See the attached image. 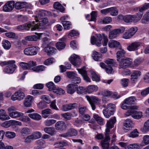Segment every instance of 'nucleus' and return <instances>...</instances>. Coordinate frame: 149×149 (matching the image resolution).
I'll list each match as a JSON object with an SVG mask.
<instances>
[{"instance_id":"1","label":"nucleus","mask_w":149,"mask_h":149,"mask_svg":"<svg viewBox=\"0 0 149 149\" xmlns=\"http://www.w3.org/2000/svg\"><path fill=\"white\" fill-rule=\"evenodd\" d=\"M116 120V117H113L107 121L105 134V137L104 140L101 142V144L103 149H108L109 146V142L111 136L112 138L111 140L112 143L116 141V135L115 133V130H113L111 132L110 130L113 127Z\"/></svg>"},{"instance_id":"2","label":"nucleus","mask_w":149,"mask_h":149,"mask_svg":"<svg viewBox=\"0 0 149 149\" xmlns=\"http://www.w3.org/2000/svg\"><path fill=\"white\" fill-rule=\"evenodd\" d=\"M149 8V3H145L142 6L137 8L139 10V13L135 15H127L123 16L121 15H119L118 18L120 20H123L126 22L129 23L134 21L137 22L142 17L143 15V11Z\"/></svg>"},{"instance_id":"3","label":"nucleus","mask_w":149,"mask_h":149,"mask_svg":"<svg viewBox=\"0 0 149 149\" xmlns=\"http://www.w3.org/2000/svg\"><path fill=\"white\" fill-rule=\"evenodd\" d=\"M138 108V107L137 106H132L130 108L125 112L124 115L126 117L132 116V117L135 119H140L143 116V113L141 111L135 110Z\"/></svg>"},{"instance_id":"4","label":"nucleus","mask_w":149,"mask_h":149,"mask_svg":"<svg viewBox=\"0 0 149 149\" xmlns=\"http://www.w3.org/2000/svg\"><path fill=\"white\" fill-rule=\"evenodd\" d=\"M102 39H103V42L102 44L103 46L107 45L108 40L107 37L104 34H103L102 36L100 34H98L96 38L94 36L91 37V42L92 44H95L97 46L100 47V46L101 40Z\"/></svg>"},{"instance_id":"5","label":"nucleus","mask_w":149,"mask_h":149,"mask_svg":"<svg viewBox=\"0 0 149 149\" xmlns=\"http://www.w3.org/2000/svg\"><path fill=\"white\" fill-rule=\"evenodd\" d=\"M15 61L14 60H10L7 61H5L1 63L0 65L2 66L6 65V66L4 69V72L5 73L12 74L13 73L17 68L16 65L14 64Z\"/></svg>"},{"instance_id":"6","label":"nucleus","mask_w":149,"mask_h":149,"mask_svg":"<svg viewBox=\"0 0 149 149\" xmlns=\"http://www.w3.org/2000/svg\"><path fill=\"white\" fill-rule=\"evenodd\" d=\"M35 21L32 22L33 27H31V31H33L37 29H44L46 27V25L48 22V20L47 18H43L38 20L36 19Z\"/></svg>"},{"instance_id":"7","label":"nucleus","mask_w":149,"mask_h":149,"mask_svg":"<svg viewBox=\"0 0 149 149\" xmlns=\"http://www.w3.org/2000/svg\"><path fill=\"white\" fill-rule=\"evenodd\" d=\"M115 110V106L112 103L108 104L106 109L103 111V113L104 116L106 118H109L113 114Z\"/></svg>"},{"instance_id":"8","label":"nucleus","mask_w":149,"mask_h":149,"mask_svg":"<svg viewBox=\"0 0 149 149\" xmlns=\"http://www.w3.org/2000/svg\"><path fill=\"white\" fill-rule=\"evenodd\" d=\"M39 50L40 48L38 47L32 46L25 48L24 52L25 55L32 56L36 55Z\"/></svg>"},{"instance_id":"9","label":"nucleus","mask_w":149,"mask_h":149,"mask_svg":"<svg viewBox=\"0 0 149 149\" xmlns=\"http://www.w3.org/2000/svg\"><path fill=\"white\" fill-rule=\"evenodd\" d=\"M87 100L90 104L92 109L94 110L95 109V104H97L100 101L98 98L93 96L89 97L86 95V96Z\"/></svg>"},{"instance_id":"10","label":"nucleus","mask_w":149,"mask_h":149,"mask_svg":"<svg viewBox=\"0 0 149 149\" xmlns=\"http://www.w3.org/2000/svg\"><path fill=\"white\" fill-rule=\"evenodd\" d=\"M25 97L24 93L20 90L16 91L11 96V99L13 101L17 100L21 101Z\"/></svg>"},{"instance_id":"11","label":"nucleus","mask_w":149,"mask_h":149,"mask_svg":"<svg viewBox=\"0 0 149 149\" xmlns=\"http://www.w3.org/2000/svg\"><path fill=\"white\" fill-rule=\"evenodd\" d=\"M78 132L77 130L71 128L69 129L66 133L61 134L59 136L61 137L67 138L68 137L76 136Z\"/></svg>"},{"instance_id":"12","label":"nucleus","mask_w":149,"mask_h":149,"mask_svg":"<svg viewBox=\"0 0 149 149\" xmlns=\"http://www.w3.org/2000/svg\"><path fill=\"white\" fill-rule=\"evenodd\" d=\"M132 63V60L129 58H121L119 63V66L122 68H126L130 66Z\"/></svg>"},{"instance_id":"13","label":"nucleus","mask_w":149,"mask_h":149,"mask_svg":"<svg viewBox=\"0 0 149 149\" xmlns=\"http://www.w3.org/2000/svg\"><path fill=\"white\" fill-rule=\"evenodd\" d=\"M15 6V2L11 1H8L3 6V10L4 12H9L13 10Z\"/></svg>"},{"instance_id":"14","label":"nucleus","mask_w":149,"mask_h":149,"mask_svg":"<svg viewBox=\"0 0 149 149\" xmlns=\"http://www.w3.org/2000/svg\"><path fill=\"white\" fill-rule=\"evenodd\" d=\"M133 121L130 119H126L123 124V128L124 130L129 131L131 130L134 127Z\"/></svg>"},{"instance_id":"15","label":"nucleus","mask_w":149,"mask_h":149,"mask_svg":"<svg viewBox=\"0 0 149 149\" xmlns=\"http://www.w3.org/2000/svg\"><path fill=\"white\" fill-rule=\"evenodd\" d=\"M141 43L138 42H134L129 45L127 47V49L130 51H134L137 50L141 46Z\"/></svg>"},{"instance_id":"16","label":"nucleus","mask_w":149,"mask_h":149,"mask_svg":"<svg viewBox=\"0 0 149 149\" xmlns=\"http://www.w3.org/2000/svg\"><path fill=\"white\" fill-rule=\"evenodd\" d=\"M69 60L71 63L75 66L79 65L80 62V59L79 56L75 54L72 55L69 58Z\"/></svg>"},{"instance_id":"17","label":"nucleus","mask_w":149,"mask_h":149,"mask_svg":"<svg viewBox=\"0 0 149 149\" xmlns=\"http://www.w3.org/2000/svg\"><path fill=\"white\" fill-rule=\"evenodd\" d=\"M77 70L79 73L81 74L84 80L87 82H91L90 79L88 77L87 72L85 70L84 67L81 69H77Z\"/></svg>"},{"instance_id":"18","label":"nucleus","mask_w":149,"mask_h":149,"mask_svg":"<svg viewBox=\"0 0 149 149\" xmlns=\"http://www.w3.org/2000/svg\"><path fill=\"white\" fill-rule=\"evenodd\" d=\"M56 129L60 130H65L67 127V125L65 123L62 121H58L55 125Z\"/></svg>"},{"instance_id":"19","label":"nucleus","mask_w":149,"mask_h":149,"mask_svg":"<svg viewBox=\"0 0 149 149\" xmlns=\"http://www.w3.org/2000/svg\"><path fill=\"white\" fill-rule=\"evenodd\" d=\"M34 100L33 97L30 95L27 96L24 101V104L26 107H30L32 101Z\"/></svg>"},{"instance_id":"20","label":"nucleus","mask_w":149,"mask_h":149,"mask_svg":"<svg viewBox=\"0 0 149 149\" xmlns=\"http://www.w3.org/2000/svg\"><path fill=\"white\" fill-rule=\"evenodd\" d=\"M61 116L67 120H70L71 117L76 116L77 114L76 112L72 111L71 113L67 112L61 114Z\"/></svg>"},{"instance_id":"21","label":"nucleus","mask_w":149,"mask_h":149,"mask_svg":"<svg viewBox=\"0 0 149 149\" xmlns=\"http://www.w3.org/2000/svg\"><path fill=\"white\" fill-rule=\"evenodd\" d=\"M78 86L77 84H68L67 87V92L68 93L72 94L75 91Z\"/></svg>"},{"instance_id":"22","label":"nucleus","mask_w":149,"mask_h":149,"mask_svg":"<svg viewBox=\"0 0 149 149\" xmlns=\"http://www.w3.org/2000/svg\"><path fill=\"white\" fill-rule=\"evenodd\" d=\"M98 90V87L94 85H89L86 88V93L88 94L91 93L94 91H96Z\"/></svg>"},{"instance_id":"23","label":"nucleus","mask_w":149,"mask_h":149,"mask_svg":"<svg viewBox=\"0 0 149 149\" xmlns=\"http://www.w3.org/2000/svg\"><path fill=\"white\" fill-rule=\"evenodd\" d=\"M42 33H38L37 36L32 35L26 36L25 39L29 41H36L39 39Z\"/></svg>"},{"instance_id":"24","label":"nucleus","mask_w":149,"mask_h":149,"mask_svg":"<svg viewBox=\"0 0 149 149\" xmlns=\"http://www.w3.org/2000/svg\"><path fill=\"white\" fill-rule=\"evenodd\" d=\"M32 22L31 24H25L22 25H20L17 26V29L20 30H29L31 27H33Z\"/></svg>"},{"instance_id":"25","label":"nucleus","mask_w":149,"mask_h":149,"mask_svg":"<svg viewBox=\"0 0 149 149\" xmlns=\"http://www.w3.org/2000/svg\"><path fill=\"white\" fill-rule=\"evenodd\" d=\"M141 72L139 71L134 70L132 73L131 76V80L134 81L137 79L141 75Z\"/></svg>"},{"instance_id":"26","label":"nucleus","mask_w":149,"mask_h":149,"mask_svg":"<svg viewBox=\"0 0 149 149\" xmlns=\"http://www.w3.org/2000/svg\"><path fill=\"white\" fill-rule=\"evenodd\" d=\"M141 130L143 133H146L149 131V119L144 122Z\"/></svg>"},{"instance_id":"27","label":"nucleus","mask_w":149,"mask_h":149,"mask_svg":"<svg viewBox=\"0 0 149 149\" xmlns=\"http://www.w3.org/2000/svg\"><path fill=\"white\" fill-rule=\"evenodd\" d=\"M44 50L47 53L48 55H51L54 53L56 50V48L53 47L48 46L45 47Z\"/></svg>"},{"instance_id":"28","label":"nucleus","mask_w":149,"mask_h":149,"mask_svg":"<svg viewBox=\"0 0 149 149\" xmlns=\"http://www.w3.org/2000/svg\"><path fill=\"white\" fill-rule=\"evenodd\" d=\"M125 54V52L123 49H120L116 53L117 60L119 61L120 59L123 58Z\"/></svg>"},{"instance_id":"29","label":"nucleus","mask_w":149,"mask_h":149,"mask_svg":"<svg viewBox=\"0 0 149 149\" xmlns=\"http://www.w3.org/2000/svg\"><path fill=\"white\" fill-rule=\"evenodd\" d=\"M45 132L51 135H54L56 133L55 128L53 127H46L44 128Z\"/></svg>"},{"instance_id":"30","label":"nucleus","mask_w":149,"mask_h":149,"mask_svg":"<svg viewBox=\"0 0 149 149\" xmlns=\"http://www.w3.org/2000/svg\"><path fill=\"white\" fill-rule=\"evenodd\" d=\"M141 23L144 24H147L149 22V10L145 14L141 20Z\"/></svg>"},{"instance_id":"31","label":"nucleus","mask_w":149,"mask_h":149,"mask_svg":"<svg viewBox=\"0 0 149 149\" xmlns=\"http://www.w3.org/2000/svg\"><path fill=\"white\" fill-rule=\"evenodd\" d=\"M23 115V113L17 111H13L9 113V116L12 118L20 117Z\"/></svg>"},{"instance_id":"32","label":"nucleus","mask_w":149,"mask_h":149,"mask_svg":"<svg viewBox=\"0 0 149 149\" xmlns=\"http://www.w3.org/2000/svg\"><path fill=\"white\" fill-rule=\"evenodd\" d=\"M149 144V135H145L142 138V140L140 146H143Z\"/></svg>"},{"instance_id":"33","label":"nucleus","mask_w":149,"mask_h":149,"mask_svg":"<svg viewBox=\"0 0 149 149\" xmlns=\"http://www.w3.org/2000/svg\"><path fill=\"white\" fill-rule=\"evenodd\" d=\"M92 57L93 59L96 61H100L102 59L101 55L98 52L93 51L92 54Z\"/></svg>"},{"instance_id":"34","label":"nucleus","mask_w":149,"mask_h":149,"mask_svg":"<svg viewBox=\"0 0 149 149\" xmlns=\"http://www.w3.org/2000/svg\"><path fill=\"white\" fill-rule=\"evenodd\" d=\"M28 116L31 118L37 121L40 120L42 118L41 115L37 113H30L29 114Z\"/></svg>"},{"instance_id":"35","label":"nucleus","mask_w":149,"mask_h":149,"mask_svg":"<svg viewBox=\"0 0 149 149\" xmlns=\"http://www.w3.org/2000/svg\"><path fill=\"white\" fill-rule=\"evenodd\" d=\"M54 8L61 12H63L65 10L63 6L58 2H55L53 5Z\"/></svg>"},{"instance_id":"36","label":"nucleus","mask_w":149,"mask_h":149,"mask_svg":"<svg viewBox=\"0 0 149 149\" xmlns=\"http://www.w3.org/2000/svg\"><path fill=\"white\" fill-rule=\"evenodd\" d=\"M109 46L111 48L119 47L120 46V43L114 40L110 41L108 43Z\"/></svg>"},{"instance_id":"37","label":"nucleus","mask_w":149,"mask_h":149,"mask_svg":"<svg viewBox=\"0 0 149 149\" xmlns=\"http://www.w3.org/2000/svg\"><path fill=\"white\" fill-rule=\"evenodd\" d=\"M30 129L27 127H24L21 128L20 131V133L23 136L29 134L31 132Z\"/></svg>"},{"instance_id":"38","label":"nucleus","mask_w":149,"mask_h":149,"mask_svg":"<svg viewBox=\"0 0 149 149\" xmlns=\"http://www.w3.org/2000/svg\"><path fill=\"white\" fill-rule=\"evenodd\" d=\"M2 44L3 48L7 50L9 49L11 47V43L6 40H4L2 42Z\"/></svg>"},{"instance_id":"39","label":"nucleus","mask_w":149,"mask_h":149,"mask_svg":"<svg viewBox=\"0 0 149 149\" xmlns=\"http://www.w3.org/2000/svg\"><path fill=\"white\" fill-rule=\"evenodd\" d=\"M52 110L49 109H47L42 111V115L43 118H47L49 115L52 113Z\"/></svg>"},{"instance_id":"40","label":"nucleus","mask_w":149,"mask_h":149,"mask_svg":"<svg viewBox=\"0 0 149 149\" xmlns=\"http://www.w3.org/2000/svg\"><path fill=\"white\" fill-rule=\"evenodd\" d=\"M54 145L56 146L55 148L62 147L68 145V143L66 141H62L55 143Z\"/></svg>"},{"instance_id":"41","label":"nucleus","mask_w":149,"mask_h":149,"mask_svg":"<svg viewBox=\"0 0 149 149\" xmlns=\"http://www.w3.org/2000/svg\"><path fill=\"white\" fill-rule=\"evenodd\" d=\"M45 67L43 65H38L32 68V70L34 72H39L44 70Z\"/></svg>"},{"instance_id":"42","label":"nucleus","mask_w":149,"mask_h":149,"mask_svg":"<svg viewBox=\"0 0 149 149\" xmlns=\"http://www.w3.org/2000/svg\"><path fill=\"white\" fill-rule=\"evenodd\" d=\"M135 100L134 97L132 96L125 99L124 100L128 105H129L132 104Z\"/></svg>"},{"instance_id":"43","label":"nucleus","mask_w":149,"mask_h":149,"mask_svg":"<svg viewBox=\"0 0 149 149\" xmlns=\"http://www.w3.org/2000/svg\"><path fill=\"white\" fill-rule=\"evenodd\" d=\"M26 3L25 2H17L15 4V7L17 9H21L25 7Z\"/></svg>"},{"instance_id":"44","label":"nucleus","mask_w":149,"mask_h":149,"mask_svg":"<svg viewBox=\"0 0 149 149\" xmlns=\"http://www.w3.org/2000/svg\"><path fill=\"white\" fill-rule=\"evenodd\" d=\"M139 132L137 129H135L128 135L130 138H134L139 136Z\"/></svg>"},{"instance_id":"45","label":"nucleus","mask_w":149,"mask_h":149,"mask_svg":"<svg viewBox=\"0 0 149 149\" xmlns=\"http://www.w3.org/2000/svg\"><path fill=\"white\" fill-rule=\"evenodd\" d=\"M5 136L7 138L12 139L15 137L16 134L14 132L8 131L6 132Z\"/></svg>"},{"instance_id":"46","label":"nucleus","mask_w":149,"mask_h":149,"mask_svg":"<svg viewBox=\"0 0 149 149\" xmlns=\"http://www.w3.org/2000/svg\"><path fill=\"white\" fill-rule=\"evenodd\" d=\"M77 92L78 94H82L83 93H86V88H85L84 87L82 86H79L77 87L76 89Z\"/></svg>"},{"instance_id":"47","label":"nucleus","mask_w":149,"mask_h":149,"mask_svg":"<svg viewBox=\"0 0 149 149\" xmlns=\"http://www.w3.org/2000/svg\"><path fill=\"white\" fill-rule=\"evenodd\" d=\"M140 144L134 143L128 145L127 146L128 149H139Z\"/></svg>"},{"instance_id":"48","label":"nucleus","mask_w":149,"mask_h":149,"mask_svg":"<svg viewBox=\"0 0 149 149\" xmlns=\"http://www.w3.org/2000/svg\"><path fill=\"white\" fill-rule=\"evenodd\" d=\"M56 121V120L52 119H47L44 121V123L46 126H49L55 123Z\"/></svg>"},{"instance_id":"49","label":"nucleus","mask_w":149,"mask_h":149,"mask_svg":"<svg viewBox=\"0 0 149 149\" xmlns=\"http://www.w3.org/2000/svg\"><path fill=\"white\" fill-rule=\"evenodd\" d=\"M91 77L93 81L98 82L100 81V78L95 72L91 73Z\"/></svg>"},{"instance_id":"50","label":"nucleus","mask_w":149,"mask_h":149,"mask_svg":"<svg viewBox=\"0 0 149 149\" xmlns=\"http://www.w3.org/2000/svg\"><path fill=\"white\" fill-rule=\"evenodd\" d=\"M19 120L25 123H30L31 121L30 119L28 116L24 115L19 117Z\"/></svg>"},{"instance_id":"51","label":"nucleus","mask_w":149,"mask_h":149,"mask_svg":"<svg viewBox=\"0 0 149 149\" xmlns=\"http://www.w3.org/2000/svg\"><path fill=\"white\" fill-rule=\"evenodd\" d=\"M65 46V44L63 42H57L56 44V47L59 50L64 49Z\"/></svg>"},{"instance_id":"52","label":"nucleus","mask_w":149,"mask_h":149,"mask_svg":"<svg viewBox=\"0 0 149 149\" xmlns=\"http://www.w3.org/2000/svg\"><path fill=\"white\" fill-rule=\"evenodd\" d=\"M110 9V14L112 16H116L118 15V10L116 7H111Z\"/></svg>"},{"instance_id":"53","label":"nucleus","mask_w":149,"mask_h":149,"mask_svg":"<svg viewBox=\"0 0 149 149\" xmlns=\"http://www.w3.org/2000/svg\"><path fill=\"white\" fill-rule=\"evenodd\" d=\"M62 22L64 29H70V26L71 25V22L68 21H62Z\"/></svg>"},{"instance_id":"54","label":"nucleus","mask_w":149,"mask_h":149,"mask_svg":"<svg viewBox=\"0 0 149 149\" xmlns=\"http://www.w3.org/2000/svg\"><path fill=\"white\" fill-rule=\"evenodd\" d=\"M43 93V91L36 90H33L31 91L30 94L34 96H36L41 95Z\"/></svg>"},{"instance_id":"55","label":"nucleus","mask_w":149,"mask_h":149,"mask_svg":"<svg viewBox=\"0 0 149 149\" xmlns=\"http://www.w3.org/2000/svg\"><path fill=\"white\" fill-rule=\"evenodd\" d=\"M40 99L47 104H49L51 102V100L49 97L47 95H41L40 97Z\"/></svg>"},{"instance_id":"56","label":"nucleus","mask_w":149,"mask_h":149,"mask_svg":"<svg viewBox=\"0 0 149 149\" xmlns=\"http://www.w3.org/2000/svg\"><path fill=\"white\" fill-rule=\"evenodd\" d=\"M93 117L95 120L97 122V123L101 125L103 124V120L101 117H100L97 114L94 115Z\"/></svg>"},{"instance_id":"57","label":"nucleus","mask_w":149,"mask_h":149,"mask_svg":"<svg viewBox=\"0 0 149 149\" xmlns=\"http://www.w3.org/2000/svg\"><path fill=\"white\" fill-rule=\"evenodd\" d=\"M105 63L108 65V66H113L116 64V62L112 59H108L105 61Z\"/></svg>"},{"instance_id":"58","label":"nucleus","mask_w":149,"mask_h":149,"mask_svg":"<svg viewBox=\"0 0 149 149\" xmlns=\"http://www.w3.org/2000/svg\"><path fill=\"white\" fill-rule=\"evenodd\" d=\"M31 135L34 140L40 138L42 136L41 133L38 131L33 133Z\"/></svg>"},{"instance_id":"59","label":"nucleus","mask_w":149,"mask_h":149,"mask_svg":"<svg viewBox=\"0 0 149 149\" xmlns=\"http://www.w3.org/2000/svg\"><path fill=\"white\" fill-rule=\"evenodd\" d=\"M118 34L115 29L109 33V38L111 39H113L116 37Z\"/></svg>"},{"instance_id":"60","label":"nucleus","mask_w":149,"mask_h":149,"mask_svg":"<svg viewBox=\"0 0 149 149\" xmlns=\"http://www.w3.org/2000/svg\"><path fill=\"white\" fill-rule=\"evenodd\" d=\"M46 86L48 88L49 91H52L54 93L56 92L57 87L55 85V84H46Z\"/></svg>"},{"instance_id":"61","label":"nucleus","mask_w":149,"mask_h":149,"mask_svg":"<svg viewBox=\"0 0 149 149\" xmlns=\"http://www.w3.org/2000/svg\"><path fill=\"white\" fill-rule=\"evenodd\" d=\"M102 23L108 24L112 21V18L111 17H106L101 19Z\"/></svg>"},{"instance_id":"62","label":"nucleus","mask_w":149,"mask_h":149,"mask_svg":"<svg viewBox=\"0 0 149 149\" xmlns=\"http://www.w3.org/2000/svg\"><path fill=\"white\" fill-rule=\"evenodd\" d=\"M101 95L103 97H108L112 95L111 92L108 90H104L102 91Z\"/></svg>"},{"instance_id":"63","label":"nucleus","mask_w":149,"mask_h":149,"mask_svg":"<svg viewBox=\"0 0 149 149\" xmlns=\"http://www.w3.org/2000/svg\"><path fill=\"white\" fill-rule=\"evenodd\" d=\"M32 135L31 134L27 136L24 140V142L26 143H30L31 142L32 140H34Z\"/></svg>"},{"instance_id":"64","label":"nucleus","mask_w":149,"mask_h":149,"mask_svg":"<svg viewBox=\"0 0 149 149\" xmlns=\"http://www.w3.org/2000/svg\"><path fill=\"white\" fill-rule=\"evenodd\" d=\"M137 30L136 27H134L130 28L128 31L132 36L136 32Z\"/></svg>"}]
</instances>
